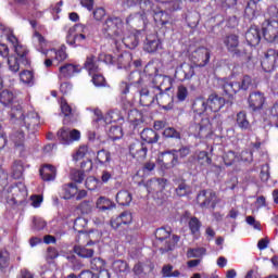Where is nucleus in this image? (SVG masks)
Here are the masks:
<instances>
[{
  "label": "nucleus",
  "instance_id": "c85d7f7f",
  "mask_svg": "<svg viewBox=\"0 0 278 278\" xmlns=\"http://www.w3.org/2000/svg\"><path fill=\"white\" fill-rule=\"evenodd\" d=\"M140 138L142 142H146L147 144H156L160 140V135L152 128H144L140 132Z\"/></svg>",
  "mask_w": 278,
  "mask_h": 278
},
{
  "label": "nucleus",
  "instance_id": "f3484780",
  "mask_svg": "<svg viewBox=\"0 0 278 278\" xmlns=\"http://www.w3.org/2000/svg\"><path fill=\"white\" fill-rule=\"evenodd\" d=\"M264 103H266V97L261 91L251 92L248 98V104L252 112H260L264 109Z\"/></svg>",
  "mask_w": 278,
  "mask_h": 278
},
{
  "label": "nucleus",
  "instance_id": "0eeeda50",
  "mask_svg": "<svg viewBox=\"0 0 278 278\" xmlns=\"http://www.w3.org/2000/svg\"><path fill=\"white\" fill-rule=\"evenodd\" d=\"M157 90H162V84L155 86H143L139 89V103L142 108H151L155 103Z\"/></svg>",
  "mask_w": 278,
  "mask_h": 278
},
{
  "label": "nucleus",
  "instance_id": "a878e982",
  "mask_svg": "<svg viewBox=\"0 0 278 278\" xmlns=\"http://www.w3.org/2000/svg\"><path fill=\"white\" fill-rule=\"evenodd\" d=\"M23 123L26 127V129L30 131H36L38 127L40 126V115H38L37 112H28L25 117H23Z\"/></svg>",
  "mask_w": 278,
  "mask_h": 278
},
{
  "label": "nucleus",
  "instance_id": "473e14b6",
  "mask_svg": "<svg viewBox=\"0 0 278 278\" xmlns=\"http://www.w3.org/2000/svg\"><path fill=\"white\" fill-rule=\"evenodd\" d=\"M134 201V195L128 190H121L116 194V202L122 207H127Z\"/></svg>",
  "mask_w": 278,
  "mask_h": 278
},
{
  "label": "nucleus",
  "instance_id": "2f4dec72",
  "mask_svg": "<svg viewBox=\"0 0 278 278\" xmlns=\"http://www.w3.org/2000/svg\"><path fill=\"white\" fill-rule=\"evenodd\" d=\"M260 15V8H257V2L255 0H250L244 10V16L248 21H253Z\"/></svg>",
  "mask_w": 278,
  "mask_h": 278
},
{
  "label": "nucleus",
  "instance_id": "3c124183",
  "mask_svg": "<svg viewBox=\"0 0 278 278\" xmlns=\"http://www.w3.org/2000/svg\"><path fill=\"white\" fill-rule=\"evenodd\" d=\"M189 229H190V232L192 236H197V233H200L201 231V227H202V224H201V220L197 217H191L189 219Z\"/></svg>",
  "mask_w": 278,
  "mask_h": 278
},
{
  "label": "nucleus",
  "instance_id": "7c9ffc66",
  "mask_svg": "<svg viewBox=\"0 0 278 278\" xmlns=\"http://www.w3.org/2000/svg\"><path fill=\"white\" fill-rule=\"evenodd\" d=\"M78 192V187L75 182L65 184L62 186V199L68 201L71 199H75Z\"/></svg>",
  "mask_w": 278,
  "mask_h": 278
},
{
  "label": "nucleus",
  "instance_id": "6ab92c4d",
  "mask_svg": "<svg viewBox=\"0 0 278 278\" xmlns=\"http://www.w3.org/2000/svg\"><path fill=\"white\" fill-rule=\"evenodd\" d=\"M79 73H81V65L65 63L59 67V79H71L75 75H79Z\"/></svg>",
  "mask_w": 278,
  "mask_h": 278
},
{
  "label": "nucleus",
  "instance_id": "2eb2a0df",
  "mask_svg": "<svg viewBox=\"0 0 278 278\" xmlns=\"http://www.w3.org/2000/svg\"><path fill=\"white\" fill-rule=\"evenodd\" d=\"M162 49H164V45L157 34L147 36L146 41L143 42V51H146V53H160Z\"/></svg>",
  "mask_w": 278,
  "mask_h": 278
},
{
  "label": "nucleus",
  "instance_id": "e433bc0d",
  "mask_svg": "<svg viewBox=\"0 0 278 278\" xmlns=\"http://www.w3.org/2000/svg\"><path fill=\"white\" fill-rule=\"evenodd\" d=\"M96 205L100 210V212H108V210H114V207H116V204H114V202H112V200H110L105 197H100L97 200Z\"/></svg>",
  "mask_w": 278,
  "mask_h": 278
},
{
  "label": "nucleus",
  "instance_id": "f03ea898",
  "mask_svg": "<svg viewBox=\"0 0 278 278\" xmlns=\"http://www.w3.org/2000/svg\"><path fill=\"white\" fill-rule=\"evenodd\" d=\"M192 110L195 115L190 129L194 131V135L203 138L207 134H212V122H210V117H203V114L207 112V101L203 98H197L192 103Z\"/></svg>",
  "mask_w": 278,
  "mask_h": 278
},
{
  "label": "nucleus",
  "instance_id": "9d476101",
  "mask_svg": "<svg viewBox=\"0 0 278 278\" xmlns=\"http://www.w3.org/2000/svg\"><path fill=\"white\" fill-rule=\"evenodd\" d=\"M103 34L106 36H115V38H119L123 36V20L121 17H108L102 25Z\"/></svg>",
  "mask_w": 278,
  "mask_h": 278
},
{
  "label": "nucleus",
  "instance_id": "b1692460",
  "mask_svg": "<svg viewBox=\"0 0 278 278\" xmlns=\"http://www.w3.org/2000/svg\"><path fill=\"white\" fill-rule=\"evenodd\" d=\"M225 98L216 93H212L211 96H208V99L206 100V105L211 110V112H220V110L225 108Z\"/></svg>",
  "mask_w": 278,
  "mask_h": 278
},
{
  "label": "nucleus",
  "instance_id": "4c0bfd02",
  "mask_svg": "<svg viewBox=\"0 0 278 278\" xmlns=\"http://www.w3.org/2000/svg\"><path fill=\"white\" fill-rule=\"evenodd\" d=\"M113 270L116 273V275H123L125 273H129V264H127V261L117 260L113 262Z\"/></svg>",
  "mask_w": 278,
  "mask_h": 278
},
{
  "label": "nucleus",
  "instance_id": "4468645a",
  "mask_svg": "<svg viewBox=\"0 0 278 278\" xmlns=\"http://www.w3.org/2000/svg\"><path fill=\"white\" fill-rule=\"evenodd\" d=\"M263 38L267 42H275L278 39V21L266 20L262 24Z\"/></svg>",
  "mask_w": 278,
  "mask_h": 278
},
{
  "label": "nucleus",
  "instance_id": "4be33fe9",
  "mask_svg": "<svg viewBox=\"0 0 278 278\" xmlns=\"http://www.w3.org/2000/svg\"><path fill=\"white\" fill-rule=\"evenodd\" d=\"M33 45H34L35 49H37V51H39V53H42L43 55H46V58H49L50 49H47L49 41H47L45 36H42V34H40L38 30L34 31Z\"/></svg>",
  "mask_w": 278,
  "mask_h": 278
},
{
  "label": "nucleus",
  "instance_id": "37998d69",
  "mask_svg": "<svg viewBox=\"0 0 278 278\" xmlns=\"http://www.w3.org/2000/svg\"><path fill=\"white\" fill-rule=\"evenodd\" d=\"M74 253H76V255H78V257L89 258L94 255V250L88 249V248L81 247V245H75Z\"/></svg>",
  "mask_w": 278,
  "mask_h": 278
},
{
  "label": "nucleus",
  "instance_id": "58836bf2",
  "mask_svg": "<svg viewBox=\"0 0 278 278\" xmlns=\"http://www.w3.org/2000/svg\"><path fill=\"white\" fill-rule=\"evenodd\" d=\"M97 161L101 166H109L110 162H112V154L105 149L99 150L97 153Z\"/></svg>",
  "mask_w": 278,
  "mask_h": 278
},
{
  "label": "nucleus",
  "instance_id": "423d86ee",
  "mask_svg": "<svg viewBox=\"0 0 278 278\" xmlns=\"http://www.w3.org/2000/svg\"><path fill=\"white\" fill-rule=\"evenodd\" d=\"M195 203L201 210H212L214 212L216 205H218V195L212 189H203L199 191Z\"/></svg>",
  "mask_w": 278,
  "mask_h": 278
},
{
  "label": "nucleus",
  "instance_id": "f704fd0d",
  "mask_svg": "<svg viewBox=\"0 0 278 278\" xmlns=\"http://www.w3.org/2000/svg\"><path fill=\"white\" fill-rule=\"evenodd\" d=\"M236 123L239 129H241L242 131L251 130V122H249V118L247 117V112L240 111L237 114Z\"/></svg>",
  "mask_w": 278,
  "mask_h": 278
},
{
  "label": "nucleus",
  "instance_id": "c9c22d12",
  "mask_svg": "<svg viewBox=\"0 0 278 278\" xmlns=\"http://www.w3.org/2000/svg\"><path fill=\"white\" fill-rule=\"evenodd\" d=\"M88 37H86V34L83 33H71V28L67 31L66 36V42L71 47L77 45V42H84Z\"/></svg>",
  "mask_w": 278,
  "mask_h": 278
},
{
  "label": "nucleus",
  "instance_id": "79ce46f5",
  "mask_svg": "<svg viewBox=\"0 0 278 278\" xmlns=\"http://www.w3.org/2000/svg\"><path fill=\"white\" fill-rule=\"evenodd\" d=\"M12 142L15 144L16 149H23L25 147V132L23 130H17L11 136Z\"/></svg>",
  "mask_w": 278,
  "mask_h": 278
},
{
  "label": "nucleus",
  "instance_id": "1a4fd4ad",
  "mask_svg": "<svg viewBox=\"0 0 278 278\" xmlns=\"http://www.w3.org/2000/svg\"><path fill=\"white\" fill-rule=\"evenodd\" d=\"M224 47H226L228 53H231L232 58H243L247 54V50L240 49V37L235 34L227 35L223 38Z\"/></svg>",
  "mask_w": 278,
  "mask_h": 278
},
{
  "label": "nucleus",
  "instance_id": "4d7b16f0",
  "mask_svg": "<svg viewBox=\"0 0 278 278\" xmlns=\"http://www.w3.org/2000/svg\"><path fill=\"white\" fill-rule=\"evenodd\" d=\"M223 160L225 166H233V163L238 161V154L233 151L225 152Z\"/></svg>",
  "mask_w": 278,
  "mask_h": 278
},
{
  "label": "nucleus",
  "instance_id": "09e8293b",
  "mask_svg": "<svg viewBox=\"0 0 278 278\" xmlns=\"http://www.w3.org/2000/svg\"><path fill=\"white\" fill-rule=\"evenodd\" d=\"M13 101H14V93L12 91L5 89L0 92V103H2V105L4 106L11 105Z\"/></svg>",
  "mask_w": 278,
  "mask_h": 278
},
{
  "label": "nucleus",
  "instance_id": "72a5a7b5",
  "mask_svg": "<svg viewBox=\"0 0 278 278\" xmlns=\"http://www.w3.org/2000/svg\"><path fill=\"white\" fill-rule=\"evenodd\" d=\"M138 5L144 16L147 14H154L160 5L154 4L152 0H138Z\"/></svg>",
  "mask_w": 278,
  "mask_h": 278
},
{
  "label": "nucleus",
  "instance_id": "69168bd1",
  "mask_svg": "<svg viewBox=\"0 0 278 278\" xmlns=\"http://www.w3.org/2000/svg\"><path fill=\"white\" fill-rule=\"evenodd\" d=\"M260 178L262 181L266 182L270 179V166L268 164L262 165Z\"/></svg>",
  "mask_w": 278,
  "mask_h": 278
},
{
  "label": "nucleus",
  "instance_id": "aec40b11",
  "mask_svg": "<svg viewBox=\"0 0 278 278\" xmlns=\"http://www.w3.org/2000/svg\"><path fill=\"white\" fill-rule=\"evenodd\" d=\"M152 16L156 27H168V25H173V16L160 7L152 13Z\"/></svg>",
  "mask_w": 278,
  "mask_h": 278
},
{
  "label": "nucleus",
  "instance_id": "774afa93",
  "mask_svg": "<svg viewBox=\"0 0 278 278\" xmlns=\"http://www.w3.org/2000/svg\"><path fill=\"white\" fill-rule=\"evenodd\" d=\"M8 188V172L0 168V192Z\"/></svg>",
  "mask_w": 278,
  "mask_h": 278
},
{
  "label": "nucleus",
  "instance_id": "412c9836",
  "mask_svg": "<svg viewBox=\"0 0 278 278\" xmlns=\"http://www.w3.org/2000/svg\"><path fill=\"white\" fill-rule=\"evenodd\" d=\"M85 68L89 75H94V73H101V61L99 56L94 54H88L84 62L81 70Z\"/></svg>",
  "mask_w": 278,
  "mask_h": 278
},
{
  "label": "nucleus",
  "instance_id": "393cba45",
  "mask_svg": "<svg viewBox=\"0 0 278 278\" xmlns=\"http://www.w3.org/2000/svg\"><path fill=\"white\" fill-rule=\"evenodd\" d=\"M245 40L250 47H257L262 42V34L260 27L251 26L245 33Z\"/></svg>",
  "mask_w": 278,
  "mask_h": 278
},
{
  "label": "nucleus",
  "instance_id": "a18cd8bd",
  "mask_svg": "<svg viewBox=\"0 0 278 278\" xmlns=\"http://www.w3.org/2000/svg\"><path fill=\"white\" fill-rule=\"evenodd\" d=\"M23 173H25V167L23 166V162L15 161L12 166L13 179H21L23 177Z\"/></svg>",
  "mask_w": 278,
  "mask_h": 278
},
{
  "label": "nucleus",
  "instance_id": "6e6552de",
  "mask_svg": "<svg viewBox=\"0 0 278 278\" xmlns=\"http://www.w3.org/2000/svg\"><path fill=\"white\" fill-rule=\"evenodd\" d=\"M156 163L161 166L162 170H170V168L179 166V155L177 154V150L174 149L161 152Z\"/></svg>",
  "mask_w": 278,
  "mask_h": 278
},
{
  "label": "nucleus",
  "instance_id": "a211bd4d",
  "mask_svg": "<svg viewBox=\"0 0 278 278\" xmlns=\"http://www.w3.org/2000/svg\"><path fill=\"white\" fill-rule=\"evenodd\" d=\"M277 51L275 49L267 50L261 61L263 71L265 73H273V71H275V64H277Z\"/></svg>",
  "mask_w": 278,
  "mask_h": 278
},
{
  "label": "nucleus",
  "instance_id": "9b49d317",
  "mask_svg": "<svg viewBox=\"0 0 278 278\" xmlns=\"http://www.w3.org/2000/svg\"><path fill=\"white\" fill-rule=\"evenodd\" d=\"M212 51L205 47L195 49L190 56V60L195 68H203L210 64Z\"/></svg>",
  "mask_w": 278,
  "mask_h": 278
},
{
  "label": "nucleus",
  "instance_id": "052dcab7",
  "mask_svg": "<svg viewBox=\"0 0 278 278\" xmlns=\"http://www.w3.org/2000/svg\"><path fill=\"white\" fill-rule=\"evenodd\" d=\"M98 186L99 179H97L94 176H89L85 180V187L87 188V190H97Z\"/></svg>",
  "mask_w": 278,
  "mask_h": 278
},
{
  "label": "nucleus",
  "instance_id": "20e7f679",
  "mask_svg": "<svg viewBox=\"0 0 278 278\" xmlns=\"http://www.w3.org/2000/svg\"><path fill=\"white\" fill-rule=\"evenodd\" d=\"M251 86H253V78L249 75H244L240 80L222 79V89L227 97H233V94H238L240 90L247 91Z\"/></svg>",
  "mask_w": 278,
  "mask_h": 278
},
{
  "label": "nucleus",
  "instance_id": "c756f323",
  "mask_svg": "<svg viewBox=\"0 0 278 278\" xmlns=\"http://www.w3.org/2000/svg\"><path fill=\"white\" fill-rule=\"evenodd\" d=\"M193 162L197 166H200V168H207V166H212V159L207 151H200L195 154Z\"/></svg>",
  "mask_w": 278,
  "mask_h": 278
},
{
  "label": "nucleus",
  "instance_id": "39448f33",
  "mask_svg": "<svg viewBox=\"0 0 278 278\" xmlns=\"http://www.w3.org/2000/svg\"><path fill=\"white\" fill-rule=\"evenodd\" d=\"M9 205H23L27 199V187L23 182H14L4 189Z\"/></svg>",
  "mask_w": 278,
  "mask_h": 278
},
{
  "label": "nucleus",
  "instance_id": "8fccbe9b",
  "mask_svg": "<svg viewBox=\"0 0 278 278\" xmlns=\"http://www.w3.org/2000/svg\"><path fill=\"white\" fill-rule=\"evenodd\" d=\"M108 136L111 140H113V142H115V140H121V138H123V127L111 126L108 131Z\"/></svg>",
  "mask_w": 278,
  "mask_h": 278
},
{
  "label": "nucleus",
  "instance_id": "bb28decb",
  "mask_svg": "<svg viewBox=\"0 0 278 278\" xmlns=\"http://www.w3.org/2000/svg\"><path fill=\"white\" fill-rule=\"evenodd\" d=\"M42 181H55L58 177V168L51 164H46L39 169Z\"/></svg>",
  "mask_w": 278,
  "mask_h": 278
},
{
  "label": "nucleus",
  "instance_id": "680f3d73",
  "mask_svg": "<svg viewBox=\"0 0 278 278\" xmlns=\"http://www.w3.org/2000/svg\"><path fill=\"white\" fill-rule=\"evenodd\" d=\"M78 210L81 214H90L92 212V201L85 200L78 205Z\"/></svg>",
  "mask_w": 278,
  "mask_h": 278
},
{
  "label": "nucleus",
  "instance_id": "dca6fc26",
  "mask_svg": "<svg viewBox=\"0 0 278 278\" xmlns=\"http://www.w3.org/2000/svg\"><path fill=\"white\" fill-rule=\"evenodd\" d=\"M193 75H195L194 66L184 62L176 67L174 77L177 81H189Z\"/></svg>",
  "mask_w": 278,
  "mask_h": 278
},
{
  "label": "nucleus",
  "instance_id": "bf43d9fd",
  "mask_svg": "<svg viewBox=\"0 0 278 278\" xmlns=\"http://www.w3.org/2000/svg\"><path fill=\"white\" fill-rule=\"evenodd\" d=\"M91 81L97 88H103L105 86V77L99 73L91 74Z\"/></svg>",
  "mask_w": 278,
  "mask_h": 278
},
{
  "label": "nucleus",
  "instance_id": "13d9d810",
  "mask_svg": "<svg viewBox=\"0 0 278 278\" xmlns=\"http://www.w3.org/2000/svg\"><path fill=\"white\" fill-rule=\"evenodd\" d=\"M164 138H174L175 140H181V132L174 127H167L163 131Z\"/></svg>",
  "mask_w": 278,
  "mask_h": 278
},
{
  "label": "nucleus",
  "instance_id": "5fc2aeb1",
  "mask_svg": "<svg viewBox=\"0 0 278 278\" xmlns=\"http://www.w3.org/2000/svg\"><path fill=\"white\" fill-rule=\"evenodd\" d=\"M70 177L75 184H84V179H86V173L81 169H72Z\"/></svg>",
  "mask_w": 278,
  "mask_h": 278
},
{
  "label": "nucleus",
  "instance_id": "ddd939ff",
  "mask_svg": "<svg viewBox=\"0 0 278 278\" xmlns=\"http://www.w3.org/2000/svg\"><path fill=\"white\" fill-rule=\"evenodd\" d=\"M128 153L136 162H144L147 160V153H149V148L147 143L137 140L129 144Z\"/></svg>",
  "mask_w": 278,
  "mask_h": 278
},
{
  "label": "nucleus",
  "instance_id": "0e129e2a",
  "mask_svg": "<svg viewBox=\"0 0 278 278\" xmlns=\"http://www.w3.org/2000/svg\"><path fill=\"white\" fill-rule=\"evenodd\" d=\"M11 118H15L16 121H23V118H25V114L23 113L21 105L11 109Z\"/></svg>",
  "mask_w": 278,
  "mask_h": 278
},
{
  "label": "nucleus",
  "instance_id": "a19ab883",
  "mask_svg": "<svg viewBox=\"0 0 278 278\" xmlns=\"http://www.w3.org/2000/svg\"><path fill=\"white\" fill-rule=\"evenodd\" d=\"M122 42L127 49H136L140 45V39L137 35L130 34L122 39Z\"/></svg>",
  "mask_w": 278,
  "mask_h": 278
},
{
  "label": "nucleus",
  "instance_id": "ea45409f",
  "mask_svg": "<svg viewBox=\"0 0 278 278\" xmlns=\"http://www.w3.org/2000/svg\"><path fill=\"white\" fill-rule=\"evenodd\" d=\"M131 54L130 53H124L117 56V68H131Z\"/></svg>",
  "mask_w": 278,
  "mask_h": 278
},
{
  "label": "nucleus",
  "instance_id": "cd10ccee",
  "mask_svg": "<svg viewBox=\"0 0 278 278\" xmlns=\"http://www.w3.org/2000/svg\"><path fill=\"white\" fill-rule=\"evenodd\" d=\"M14 51L16 53L15 58L20 59L21 64L23 66H31V61L29 60V50H27V47L18 43L17 46L14 47Z\"/></svg>",
  "mask_w": 278,
  "mask_h": 278
},
{
  "label": "nucleus",
  "instance_id": "f8f14e48",
  "mask_svg": "<svg viewBox=\"0 0 278 278\" xmlns=\"http://www.w3.org/2000/svg\"><path fill=\"white\" fill-rule=\"evenodd\" d=\"M56 138L61 144H73V142H79L81 140V132L78 129H70L62 127L56 132Z\"/></svg>",
  "mask_w": 278,
  "mask_h": 278
},
{
  "label": "nucleus",
  "instance_id": "49530a36",
  "mask_svg": "<svg viewBox=\"0 0 278 278\" xmlns=\"http://www.w3.org/2000/svg\"><path fill=\"white\" fill-rule=\"evenodd\" d=\"M20 79L26 86H34V72L24 70L20 73Z\"/></svg>",
  "mask_w": 278,
  "mask_h": 278
},
{
  "label": "nucleus",
  "instance_id": "6e6d98bb",
  "mask_svg": "<svg viewBox=\"0 0 278 278\" xmlns=\"http://www.w3.org/2000/svg\"><path fill=\"white\" fill-rule=\"evenodd\" d=\"M49 53H53L54 59L58 62H64V60H66V58H68V54H66V47H61V49L55 50V49H50Z\"/></svg>",
  "mask_w": 278,
  "mask_h": 278
},
{
  "label": "nucleus",
  "instance_id": "c03bdc74",
  "mask_svg": "<svg viewBox=\"0 0 278 278\" xmlns=\"http://www.w3.org/2000/svg\"><path fill=\"white\" fill-rule=\"evenodd\" d=\"M77 33L85 34L86 38L92 37V34H90V26H86L84 24H75L70 28V34H77Z\"/></svg>",
  "mask_w": 278,
  "mask_h": 278
},
{
  "label": "nucleus",
  "instance_id": "864d4df0",
  "mask_svg": "<svg viewBox=\"0 0 278 278\" xmlns=\"http://www.w3.org/2000/svg\"><path fill=\"white\" fill-rule=\"evenodd\" d=\"M10 267V252L8 250H0V270H5Z\"/></svg>",
  "mask_w": 278,
  "mask_h": 278
},
{
  "label": "nucleus",
  "instance_id": "e2e57ef3",
  "mask_svg": "<svg viewBox=\"0 0 278 278\" xmlns=\"http://www.w3.org/2000/svg\"><path fill=\"white\" fill-rule=\"evenodd\" d=\"M128 80L130 81L131 85L138 84L140 86V84H142V75L138 71H132L128 75Z\"/></svg>",
  "mask_w": 278,
  "mask_h": 278
},
{
  "label": "nucleus",
  "instance_id": "f257e3e1",
  "mask_svg": "<svg viewBox=\"0 0 278 278\" xmlns=\"http://www.w3.org/2000/svg\"><path fill=\"white\" fill-rule=\"evenodd\" d=\"M146 75H149V77H154L153 83L157 84V81H161V90H156V96L154 98V101H156L157 105L162 108L163 110H173V97L168 94V90L173 87V83L170 81V77L160 75V71L157 67L151 63L146 65L144 67Z\"/></svg>",
  "mask_w": 278,
  "mask_h": 278
},
{
  "label": "nucleus",
  "instance_id": "338daca9",
  "mask_svg": "<svg viewBox=\"0 0 278 278\" xmlns=\"http://www.w3.org/2000/svg\"><path fill=\"white\" fill-rule=\"evenodd\" d=\"M186 21L189 27H197L199 25V14L198 13H189L186 16Z\"/></svg>",
  "mask_w": 278,
  "mask_h": 278
},
{
  "label": "nucleus",
  "instance_id": "7ed1b4c3",
  "mask_svg": "<svg viewBox=\"0 0 278 278\" xmlns=\"http://www.w3.org/2000/svg\"><path fill=\"white\" fill-rule=\"evenodd\" d=\"M170 233H173V230L166 227L157 228L154 232L155 240L153 241V247L160 251L161 255L175 251L179 240H181V237L177 235L170 236Z\"/></svg>",
  "mask_w": 278,
  "mask_h": 278
},
{
  "label": "nucleus",
  "instance_id": "de8ad7c7",
  "mask_svg": "<svg viewBox=\"0 0 278 278\" xmlns=\"http://www.w3.org/2000/svg\"><path fill=\"white\" fill-rule=\"evenodd\" d=\"M105 266H106L105 260H103L101 257H93L90 261V268H91V270H94L96 273L104 270Z\"/></svg>",
  "mask_w": 278,
  "mask_h": 278
},
{
  "label": "nucleus",
  "instance_id": "5701e85b",
  "mask_svg": "<svg viewBox=\"0 0 278 278\" xmlns=\"http://www.w3.org/2000/svg\"><path fill=\"white\" fill-rule=\"evenodd\" d=\"M134 215L130 212L124 211L121 215L111 219L112 229H121L122 225H131Z\"/></svg>",
  "mask_w": 278,
  "mask_h": 278
},
{
  "label": "nucleus",
  "instance_id": "603ef678",
  "mask_svg": "<svg viewBox=\"0 0 278 278\" xmlns=\"http://www.w3.org/2000/svg\"><path fill=\"white\" fill-rule=\"evenodd\" d=\"M8 65L12 73H18L21 71V59L16 55H11L8 58Z\"/></svg>",
  "mask_w": 278,
  "mask_h": 278
}]
</instances>
